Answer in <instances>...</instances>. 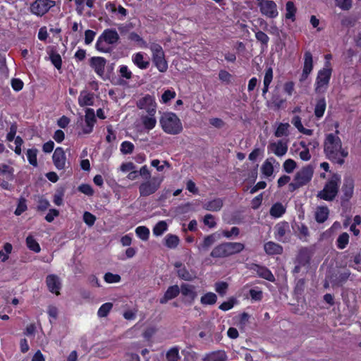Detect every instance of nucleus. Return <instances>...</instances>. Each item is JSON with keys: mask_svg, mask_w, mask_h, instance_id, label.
Here are the masks:
<instances>
[{"mask_svg": "<svg viewBox=\"0 0 361 361\" xmlns=\"http://www.w3.org/2000/svg\"><path fill=\"white\" fill-rule=\"evenodd\" d=\"M176 95V94L174 90H167L162 94L160 102L163 104H166L168 102L175 98Z\"/></svg>", "mask_w": 361, "mask_h": 361, "instance_id": "864d4df0", "label": "nucleus"}, {"mask_svg": "<svg viewBox=\"0 0 361 361\" xmlns=\"http://www.w3.org/2000/svg\"><path fill=\"white\" fill-rule=\"evenodd\" d=\"M163 180V176H157L142 182L139 186L140 196L147 197L155 193L160 188Z\"/></svg>", "mask_w": 361, "mask_h": 361, "instance_id": "39448f33", "label": "nucleus"}, {"mask_svg": "<svg viewBox=\"0 0 361 361\" xmlns=\"http://www.w3.org/2000/svg\"><path fill=\"white\" fill-rule=\"evenodd\" d=\"M213 257H227V250L226 243L221 244L215 247L211 252Z\"/></svg>", "mask_w": 361, "mask_h": 361, "instance_id": "ea45409f", "label": "nucleus"}, {"mask_svg": "<svg viewBox=\"0 0 361 361\" xmlns=\"http://www.w3.org/2000/svg\"><path fill=\"white\" fill-rule=\"evenodd\" d=\"M180 293V288L177 285L168 288L163 298L160 299L161 304L166 303L169 300L175 298Z\"/></svg>", "mask_w": 361, "mask_h": 361, "instance_id": "393cba45", "label": "nucleus"}, {"mask_svg": "<svg viewBox=\"0 0 361 361\" xmlns=\"http://www.w3.org/2000/svg\"><path fill=\"white\" fill-rule=\"evenodd\" d=\"M276 160L273 157L267 159L261 166V171L265 178L271 177L274 173V164Z\"/></svg>", "mask_w": 361, "mask_h": 361, "instance_id": "b1692460", "label": "nucleus"}, {"mask_svg": "<svg viewBox=\"0 0 361 361\" xmlns=\"http://www.w3.org/2000/svg\"><path fill=\"white\" fill-rule=\"evenodd\" d=\"M264 250L268 255H278L281 253L282 247L274 242H268L264 244Z\"/></svg>", "mask_w": 361, "mask_h": 361, "instance_id": "7c9ffc66", "label": "nucleus"}, {"mask_svg": "<svg viewBox=\"0 0 361 361\" xmlns=\"http://www.w3.org/2000/svg\"><path fill=\"white\" fill-rule=\"evenodd\" d=\"M326 104L324 98H322L317 101L314 109V114L317 118H321L323 116L326 110Z\"/></svg>", "mask_w": 361, "mask_h": 361, "instance_id": "a18cd8bd", "label": "nucleus"}, {"mask_svg": "<svg viewBox=\"0 0 361 361\" xmlns=\"http://www.w3.org/2000/svg\"><path fill=\"white\" fill-rule=\"evenodd\" d=\"M46 283L49 291L55 293L56 295H59V290L61 289V281L56 275H48L46 279Z\"/></svg>", "mask_w": 361, "mask_h": 361, "instance_id": "f3484780", "label": "nucleus"}, {"mask_svg": "<svg viewBox=\"0 0 361 361\" xmlns=\"http://www.w3.org/2000/svg\"><path fill=\"white\" fill-rule=\"evenodd\" d=\"M354 190V180L347 176L344 178L343 185L342 187V192H343V199L348 200L351 198Z\"/></svg>", "mask_w": 361, "mask_h": 361, "instance_id": "412c9836", "label": "nucleus"}, {"mask_svg": "<svg viewBox=\"0 0 361 361\" xmlns=\"http://www.w3.org/2000/svg\"><path fill=\"white\" fill-rule=\"evenodd\" d=\"M166 361H180V356L179 355V348L178 347H173L170 348L166 355Z\"/></svg>", "mask_w": 361, "mask_h": 361, "instance_id": "37998d69", "label": "nucleus"}, {"mask_svg": "<svg viewBox=\"0 0 361 361\" xmlns=\"http://www.w3.org/2000/svg\"><path fill=\"white\" fill-rule=\"evenodd\" d=\"M253 269L259 277L269 281H274L275 278L274 275L267 268L259 265H255Z\"/></svg>", "mask_w": 361, "mask_h": 361, "instance_id": "a878e982", "label": "nucleus"}, {"mask_svg": "<svg viewBox=\"0 0 361 361\" xmlns=\"http://www.w3.org/2000/svg\"><path fill=\"white\" fill-rule=\"evenodd\" d=\"M290 125L287 123H280L275 131V136L277 137H281L283 136H287L288 135V128Z\"/></svg>", "mask_w": 361, "mask_h": 361, "instance_id": "49530a36", "label": "nucleus"}, {"mask_svg": "<svg viewBox=\"0 0 361 361\" xmlns=\"http://www.w3.org/2000/svg\"><path fill=\"white\" fill-rule=\"evenodd\" d=\"M156 113H141L138 123L147 132L153 130L157 125Z\"/></svg>", "mask_w": 361, "mask_h": 361, "instance_id": "f8f14e48", "label": "nucleus"}, {"mask_svg": "<svg viewBox=\"0 0 361 361\" xmlns=\"http://www.w3.org/2000/svg\"><path fill=\"white\" fill-rule=\"evenodd\" d=\"M313 68L312 55L310 51H306L304 54V66L302 73L301 75V80L307 78L309 74L312 72Z\"/></svg>", "mask_w": 361, "mask_h": 361, "instance_id": "a211bd4d", "label": "nucleus"}, {"mask_svg": "<svg viewBox=\"0 0 361 361\" xmlns=\"http://www.w3.org/2000/svg\"><path fill=\"white\" fill-rule=\"evenodd\" d=\"M54 4V1L51 0H36L31 4V12L37 16H42Z\"/></svg>", "mask_w": 361, "mask_h": 361, "instance_id": "9b49d317", "label": "nucleus"}, {"mask_svg": "<svg viewBox=\"0 0 361 361\" xmlns=\"http://www.w3.org/2000/svg\"><path fill=\"white\" fill-rule=\"evenodd\" d=\"M14 169L12 166L6 164H0V175L5 176L9 180L13 178Z\"/></svg>", "mask_w": 361, "mask_h": 361, "instance_id": "79ce46f5", "label": "nucleus"}, {"mask_svg": "<svg viewBox=\"0 0 361 361\" xmlns=\"http://www.w3.org/2000/svg\"><path fill=\"white\" fill-rule=\"evenodd\" d=\"M255 37L259 42L264 45H267L269 40L268 35L262 31H257L255 32Z\"/></svg>", "mask_w": 361, "mask_h": 361, "instance_id": "338daca9", "label": "nucleus"}, {"mask_svg": "<svg viewBox=\"0 0 361 361\" xmlns=\"http://www.w3.org/2000/svg\"><path fill=\"white\" fill-rule=\"evenodd\" d=\"M113 307V304L111 302H106L103 304L97 311V316L99 317H106Z\"/></svg>", "mask_w": 361, "mask_h": 361, "instance_id": "de8ad7c7", "label": "nucleus"}, {"mask_svg": "<svg viewBox=\"0 0 361 361\" xmlns=\"http://www.w3.org/2000/svg\"><path fill=\"white\" fill-rule=\"evenodd\" d=\"M94 103V98L92 94L82 91L78 97V104L80 106H92Z\"/></svg>", "mask_w": 361, "mask_h": 361, "instance_id": "c756f323", "label": "nucleus"}, {"mask_svg": "<svg viewBox=\"0 0 361 361\" xmlns=\"http://www.w3.org/2000/svg\"><path fill=\"white\" fill-rule=\"evenodd\" d=\"M217 296L215 293L209 292L203 295L200 298V302L204 305H212L216 302Z\"/></svg>", "mask_w": 361, "mask_h": 361, "instance_id": "4c0bfd02", "label": "nucleus"}, {"mask_svg": "<svg viewBox=\"0 0 361 361\" xmlns=\"http://www.w3.org/2000/svg\"><path fill=\"white\" fill-rule=\"evenodd\" d=\"M329 209L326 207H319L315 212V219L319 223L324 222L329 216Z\"/></svg>", "mask_w": 361, "mask_h": 361, "instance_id": "72a5a7b5", "label": "nucleus"}, {"mask_svg": "<svg viewBox=\"0 0 361 361\" xmlns=\"http://www.w3.org/2000/svg\"><path fill=\"white\" fill-rule=\"evenodd\" d=\"M331 68L326 65L318 72L315 82V91L317 93L324 92L326 90L331 76Z\"/></svg>", "mask_w": 361, "mask_h": 361, "instance_id": "6e6552de", "label": "nucleus"}, {"mask_svg": "<svg viewBox=\"0 0 361 361\" xmlns=\"http://www.w3.org/2000/svg\"><path fill=\"white\" fill-rule=\"evenodd\" d=\"M223 206V201L220 198L214 199L205 202L203 205L204 209L208 211H219Z\"/></svg>", "mask_w": 361, "mask_h": 361, "instance_id": "cd10ccee", "label": "nucleus"}, {"mask_svg": "<svg viewBox=\"0 0 361 361\" xmlns=\"http://www.w3.org/2000/svg\"><path fill=\"white\" fill-rule=\"evenodd\" d=\"M27 157L29 163L34 166H37V149H29L27 151Z\"/></svg>", "mask_w": 361, "mask_h": 361, "instance_id": "3c124183", "label": "nucleus"}, {"mask_svg": "<svg viewBox=\"0 0 361 361\" xmlns=\"http://www.w3.org/2000/svg\"><path fill=\"white\" fill-rule=\"evenodd\" d=\"M296 8L293 1H288L286 4V19L290 20L291 22H294L295 20V13H296Z\"/></svg>", "mask_w": 361, "mask_h": 361, "instance_id": "473e14b6", "label": "nucleus"}, {"mask_svg": "<svg viewBox=\"0 0 361 361\" xmlns=\"http://www.w3.org/2000/svg\"><path fill=\"white\" fill-rule=\"evenodd\" d=\"M135 231L137 236L142 240L146 241L149 239L150 231L147 227L140 226L135 228Z\"/></svg>", "mask_w": 361, "mask_h": 361, "instance_id": "c03bdc74", "label": "nucleus"}, {"mask_svg": "<svg viewBox=\"0 0 361 361\" xmlns=\"http://www.w3.org/2000/svg\"><path fill=\"white\" fill-rule=\"evenodd\" d=\"M27 204H26V201L24 198H20L18 201V205H17V207L15 210V212L14 214L16 215V216H20V214H22L25 211L27 210Z\"/></svg>", "mask_w": 361, "mask_h": 361, "instance_id": "bf43d9fd", "label": "nucleus"}, {"mask_svg": "<svg viewBox=\"0 0 361 361\" xmlns=\"http://www.w3.org/2000/svg\"><path fill=\"white\" fill-rule=\"evenodd\" d=\"M314 169L311 166H306L298 171L294 178V183H291L289 186L293 190L303 186L308 183L313 176Z\"/></svg>", "mask_w": 361, "mask_h": 361, "instance_id": "0eeeda50", "label": "nucleus"}, {"mask_svg": "<svg viewBox=\"0 0 361 361\" xmlns=\"http://www.w3.org/2000/svg\"><path fill=\"white\" fill-rule=\"evenodd\" d=\"M228 286V283L224 281L217 282L214 285L215 290L222 296L226 293Z\"/></svg>", "mask_w": 361, "mask_h": 361, "instance_id": "6e6d98bb", "label": "nucleus"}, {"mask_svg": "<svg viewBox=\"0 0 361 361\" xmlns=\"http://www.w3.org/2000/svg\"><path fill=\"white\" fill-rule=\"evenodd\" d=\"M180 293L184 298V302L188 305H192L197 296L195 287L188 283L180 286Z\"/></svg>", "mask_w": 361, "mask_h": 361, "instance_id": "ddd939ff", "label": "nucleus"}, {"mask_svg": "<svg viewBox=\"0 0 361 361\" xmlns=\"http://www.w3.org/2000/svg\"><path fill=\"white\" fill-rule=\"evenodd\" d=\"M267 149L269 152L274 154L277 157H283L288 151V143L282 140L271 142Z\"/></svg>", "mask_w": 361, "mask_h": 361, "instance_id": "4468645a", "label": "nucleus"}, {"mask_svg": "<svg viewBox=\"0 0 361 361\" xmlns=\"http://www.w3.org/2000/svg\"><path fill=\"white\" fill-rule=\"evenodd\" d=\"M149 49L152 51V61L157 68L161 73L166 72L168 69V63L162 47L158 44L152 43Z\"/></svg>", "mask_w": 361, "mask_h": 361, "instance_id": "423d86ee", "label": "nucleus"}, {"mask_svg": "<svg viewBox=\"0 0 361 361\" xmlns=\"http://www.w3.org/2000/svg\"><path fill=\"white\" fill-rule=\"evenodd\" d=\"M261 14L268 18H276L279 16L276 4L272 0H257Z\"/></svg>", "mask_w": 361, "mask_h": 361, "instance_id": "1a4fd4ad", "label": "nucleus"}, {"mask_svg": "<svg viewBox=\"0 0 361 361\" xmlns=\"http://www.w3.org/2000/svg\"><path fill=\"white\" fill-rule=\"evenodd\" d=\"M52 159L54 164L57 169L62 170L65 168L66 157L62 147L56 148L53 154Z\"/></svg>", "mask_w": 361, "mask_h": 361, "instance_id": "2eb2a0df", "label": "nucleus"}, {"mask_svg": "<svg viewBox=\"0 0 361 361\" xmlns=\"http://www.w3.org/2000/svg\"><path fill=\"white\" fill-rule=\"evenodd\" d=\"M168 230V224L165 221H159L155 224L152 229L153 235L155 236L162 235Z\"/></svg>", "mask_w": 361, "mask_h": 361, "instance_id": "e433bc0d", "label": "nucleus"}, {"mask_svg": "<svg viewBox=\"0 0 361 361\" xmlns=\"http://www.w3.org/2000/svg\"><path fill=\"white\" fill-rule=\"evenodd\" d=\"M136 105L139 109L144 111L143 113L157 112V104L155 98L149 94H147L138 99Z\"/></svg>", "mask_w": 361, "mask_h": 361, "instance_id": "9d476101", "label": "nucleus"}, {"mask_svg": "<svg viewBox=\"0 0 361 361\" xmlns=\"http://www.w3.org/2000/svg\"><path fill=\"white\" fill-rule=\"evenodd\" d=\"M273 80V70L271 68L266 69L264 77V86H269L270 83Z\"/></svg>", "mask_w": 361, "mask_h": 361, "instance_id": "0e129e2a", "label": "nucleus"}, {"mask_svg": "<svg viewBox=\"0 0 361 361\" xmlns=\"http://www.w3.org/2000/svg\"><path fill=\"white\" fill-rule=\"evenodd\" d=\"M159 125L163 131L169 135H178L183 131V125L178 116L173 112H163L159 118Z\"/></svg>", "mask_w": 361, "mask_h": 361, "instance_id": "f03ea898", "label": "nucleus"}, {"mask_svg": "<svg viewBox=\"0 0 361 361\" xmlns=\"http://www.w3.org/2000/svg\"><path fill=\"white\" fill-rule=\"evenodd\" d=\"M151 166L154 167L157 171L161 172L166 167L170 168L171 165L166 161H160L159 159H153L151 161Z\"/></svg>", "mask_w": 361, "mask_h": 361, "instance_id": "8fccbe9b", "label": "nucleus"}, {"mask_svg": "<svg viewBox=\"0 0 361 361\" xmlns=\"http://www.w3.org/2000/svg\"><path fill=\"white\" fill-rule=\"evenodd\" d=\"M340 180L341 177L338 175L334 174L324 189L318 193V197L326 201L332 200L337 195Z\"/></svg>", "mask_w": 361, "mask_h": 361, "instance_id": "20e7f679", "label": "nucleus"}, {"mask_svg": "<svg viewBox=\"0 0 361 361\" xmlns=\"http://www.w3.org/2000/svg\"><path fill=\"white\" fill-rule=\"evenodd\" d=\"M286 207L281 202L274 204L270 208V215L274 218H279L286 212Z\"/></svg>", "mask_w": 361, "mask_h": 361, "instance_id": "c85d7f7f", "label": "nucleus"}, {"mask_svg": "<svg viewBox=\"0 0 361 361\" xmlns=\"http://www.w3.org/2000/svg\"><path fill=\"white\" fill-rule=\"evenodd\" d=\"M286 102V99L281 98L279 95L274 94L271 100L272 104L276 108L282 107Z\"/></svg>", "mask_w": 361, "mask_h": 361, "instance_id": "69168bd1", "label": "nucleus"}, {"mask_svg": "<svg viewBox=\"0 0 361 361\" xmlns=\"http://www.w3.org/2000/svg\"><path fill=\"white\" fill-rule=\"evenodd\" d=\"M180 243V239L176 235L167 234L164 238L165 245L170 249L176 248Z\"/></svg>", "mask_w": 361, "mask_h": 361, "instance_id": "f704fd0d", "label": "nucleus"}, {"mask_svg": "<svg viewBox=\"0 0 361 361\" xmlns=\"http://www.w3.org/2000/svg\"><path fill=\"white\" fill-rule=\"evenodd\" d=\"M289 230V226L286 222L276 224L275 226V238L280 241H283L286 232Z\"/></svg>", "mask_w": 361, "mask_h": 361, "instance_id": "bb28decb", "label": "nucleus"}, {"mask_svg": "<svg viewBox=\"0 0 361 361\" xmlns=\"http://www.w3.org/2000/svg\"><path fill=\"white\" fill-rule=\"evenodd\" d=\"M336 4L341 9L344 11L349 10L352 6V0H334Z\"/></svg>", "mask_w": 361, "mask_h": 361, "instance_id": "680f3d73", "label": "nucleus"}, {"mask_svg": "<svg viewBox=\"0 0 361 361\" xmlns=\"http://www.w3.org/2000/svg\"><path fill=\"white\" fill-rule=\"evenodd\" d=\"M218 238L219 235L216 233L207 235V237L204 238L202 243L200 245L199 248L204 250L208 249L218 240Z\"/></svg>", "mask_w": 361, "mask_h": 361, "instance_id": "58836bf2", "label": "nucleus"}, {"mask_svg": "<svg viewBox=\"0 0 361 361\" xmlns=\"http://www.w3.org/2000/svg\"><path fill=\"white\" fill-rule=\"evenodd\" d=\"M26 245L27 247L32 251L38 253L40 252L41 248L39 244L35 240V238L32 235H29L26 238Z\"/></svg>", "mask_w": 361, "mask_h": 361, "instance_id": "a19ab883", "label": "nucleus"}, {"mask_svg": "<svg viewBox=\"0 0 361 361\" xmlns=\"http://www.w3.org/2000/svg\"><path fill=\"white\" fill-rule=\"evenodd\" d=\"M133 63L140 69H147L149 65V61L147 54L142 52H137L132 56Z\"/></svg>", "mask_w": 361, "mask_h": 361, "instance_id": "dca6fc26", "label": "nucleus"}, {"mask_svg": "<svg viewBox=\"0 0 361 361\" xmlns=\"http://www.w3.org/2000/svg\"><path fill=\"white\" fill-rule=\"evenodd\" d=\"M119 39V35L114 29H106L99 37L96 48L98 51L104 53L110 51V45H114Z\"/></svg>", "mask_w": 361, "mask_h": 361, "instance_id": "7ed1b4c3", "label": "nucleus"}, {"mask_svg": "<svg viewBox=\"0 0 361 361\" xmlns=\"http://www.w3.org/2000/svg\"><path fill=\"white\" fill-rule=\"evenodd\" d=\"M349 242V235L347 233H343L337 239V247L339 249H344Z\"/></svg>", "mask_w": 361, "mask_h": 361, "instance_id": "603ef678", "label": "nucleus"}, {"mask_svg": "<svg viewBox=\"0 0 361 361\" xmlns=\"http://www.w3.org/2000/svg\"><path fill=\"white\" fill-rule=\"evenodd\" d=\"M85 121L86 126L83 129L85 133H90L92 131L93 126L96 121L94 111L92 109L85 110Z\"/></svg>", "mask_w": 361, "mask_h": 361, "instance_id": "4be33fe9", "label": "nucleus"}, {"mask_svg": "<svg viewBox=\"0 0 361 361\" xmlns=\"http://www.w3.org/2000/svg\"><path fill=\"white\" fill-rule=\"evenodd\" d=\"M176 272L179 278L185 281H191L195 278V274L193 272H190L180 262H176L174 264Z\"/></svg>", "mask_w": 361, "mask_h": 361, "instance_id": "aec40b11", "label": "nucleus"}, {"mask_svg": "<svg viewBox=\"0 0 361 361\" xmlns=\"http://www.w3.org/2000/svg\"><path fill=\"white\" fill-rule=\"evenodd\" d=\"M228 256L240 252L244 249V245L240 243H226Z\"/></svg>", "mask_w": 361, "mask_h": 361, "instance_id": "2f4dec72", "label": "nucleus"}, {"mask_svg": "<svg viewBox=\"0 0 361 361\" xmlns=\"http://www.w3.org/2000/svg\"><path fill=\"white\" fill-rule=\"evenodd\" d=\"M300 145L302 147H308L309 149H313L318 147L319 142L316 139H312L310 141L302 140L300 142Z\"/></svg>", "mask_w": 361, "mask_h": 361, "instance_id": "e2e57ef3", "label": "nucleus"}, {"mask_svg": "<svg viewBox=\"0 0 361 361\" xmlns=\"http://www.w3.org/2000/svg\"><path fill=\"white\" fill-rule=\"evenodd\" d=\"M13 246L11 243H6L4 245V249L0 250V259L2 262H6L9 258V255L11 253Z\"/></svg>", "mask_w": 361, "mask_h": 361, "instance_id": "09e8293b", "label": "nucleus"}, {"mask_svg": "<svg viewBox=\"0 0 361 361\" xmlns=\"http://www.w3.org/2000/svg\"><path fill=\"white\" fill-rule=\"evenodd\" d=\"M106 60L103 57L94 56L90 59V66L97 75L102 76L104 73Z\"/></svg>", "mask_w": 361, "mask_h": 361, "instance_id": "6ab92c4d", "label": "nucleus"}, {"mask_svg": "<svg viewBox=\"0 0 361 361\" xmlns=\"http://www.w3.org/2000/svg\"><path fill=\"white\" fill-rule=\"evenodd\" d=\"M104 279L108 283H115L121 281V276L118 274L108 272L105 274Z\"/></svg>", "mask_w": 361, "mask_h": 361, "instance_id": "13d9d810", "label": "nucleus"}, {"mask_svg": "<svg viewBox=\"0 0 361 361\" xmlns=\"http://www.w3.org/2000/svg\"><path fill=\"white\" fill-rule=\"evenodd\" d=\"M324 152L330 160L339 164H343L344 159L348 154V151L342 147L340 138L333 134L326 136Z\"/></svg>", "mask_w": 361, "mask_h": 361, "instance_id": "f257e3e1", "label": "nucleus"}, {"mask_svg": "<svg viewBox=\"0 0 361 361\" xmlns=\"http://www.w3.org/2000/svg\"><path fill=\"white\" fill-rule=\"evenodd\" d=\"M227 355L224 350H216L205 354L203 361H226Z\"/></svg>", "mask_w": 361, "mask_h": 361, "instance_id": "5701e85b", "label": "nucleus"}, {"mask_svg": "<svg viewBox=\"0 0 361 361\" xmlns=\"http://www.w3.org/2000/svg\"><path fill=\"white\" fill-rule=\"evenodd\" d=\"M128 39L134 42L140 48L147 47V43L139 35L134 32L129 33Z\"/></svg>", "mask_w": 361, "mask_h": 361, "instance_id": "c9c22d12", "label": "nucleus"}, {"mask_svg": "<svg viewBox=\"0 0 361 361\" xmlns=\"http://www.w3.org/2000/svg\"><path fill=\"white\" fill-rule=\"evenodd\" d=\"M121 152L124 154H130L134 149V145L128 141H124L121 145Z\"/></svg>", "mask_w": 361, "mask_h": 361, "instance_id": "4d7b16f0", "label": "nucleus"}, {"mask_svg": "<svg viewBox=\"0 0 361 361\" xmlns=\"http://www.w3.org/2000/svg\"><path fill=\"white\" fill-rule=\"evenodd\" d=\"M96 220V217L88 212H85L83 214V221L89 226H92Z\"/></svg>", "mask_w": 361, "mask_h": 361, "instance_id": "774afa93", "label": "nucleus"}, {"mask_svg": "<svg viewBox=\"0 0 361 361\" xmlns=\"http://www.w3.org/2000/svg\"><path fill=\"white\" fill-rule=\"evenodd\" d=\"M118 72L122 78L126 79H130L132 78V72L126 65H121L119 66Z\"/></svg>", "mask_w": 361, "mask_h": 361, "instance_id": "052dcab7", "label": "nucleus"}, {"mask_svg": "<svg viewBox=\"0 0 361 361\" xmlns=\"http://www.w3.org/2000/svg\"><path fill=\"white\" fill-rule=\"evenodd\" d=\"M296 166V162L293 159H288L284 161L283 168L286 173H290L295 170Z\"/></svg>", "mask_w": 361, "mask_h": 361, "instance_id": "5fc2aeb1", "label": "nucleus"}]
</instances>
